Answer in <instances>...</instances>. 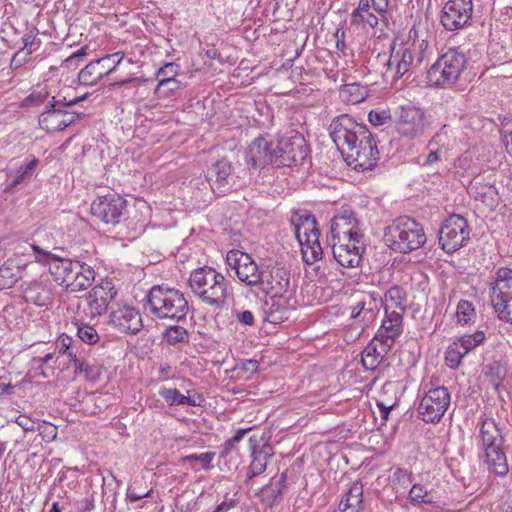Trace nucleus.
I'll return each instance as SVG.
<instances>
[{"mask_svg":"<svg viewBox=\"0 0 512 512\" xmlns=\"http://www.w3.org/2000/svg\"><path fill=\"white\" fill-rule=\"evenodd\" d=\"M329 133L348 165L362 171L376 165L379 152L366 125L358 123L348 114H342L332 120Z\"/></svg>","mask_w":512,"mask_h":512,"instance_id":"f257e3e1","label":"nucleus"},{"mask_svg":"<svg viewBox=\"0 0 512 512\" xmlns=\"http://www.w3.org/2000/svg\"><path fill=\"white\" fill-rule=\"evenodd\" d=\"M146 307L156 318L176 322L185 321L189 311L184 294L164 285H154L149 290L146 295Z\"/></svg>","mask_w":512,"mask_h":512,"instance_id":"f03ea898","label":"nucleus"},{"mask_svg":"<svg viewBox=\"0 0 512 512\" xmlns=\"http://www.w3.org/2000/svg\"><path fill=\"white\" fill-rule=\"evenodd\" d=\"M383 240L393 251L407 254L426 243L423 226L408 216L396 218L384 230Z\"/></svg>","mask_w":512,"mask_h":512,"instance_id":"7ed1b4c3","label":"nucleus"},{"mask_svg":"<svg viewBox=\"0 0 512 512\" xmlns=\"http://www.w3.org/2000/svg\"><path fill=\"white\" fill-rule=\"evenodd\" d=\"M228 284L223 274L208 266L194 270L189 278L192 291L205 304L215 309L224 307L228 296Z\"/></svg>","mask_w":512,"mask_h":512,"instance_id":"20e7f679","label":"nucleus"},{"mask_svg":"<svg viewBox=\"0 0 512 512\" xmlns=\"http://www.w3.org/2000/svg\"><path fill=\"white\" fill-rule=\"evenodd\" d=\"M468 57L460 48H450L430 67L427 79L430 85L452 87L467 68Z\"/></svg>","mask_w":512,"mask_h":512,"instance_id":"39448f33","label":"nucleus"},{"mask_svg":"<svg viewBox=\"0 0 512 512\" xmlns=\"http://www.w3.org/2000/svg\"><path fill=\"white\" fill-rule=\"evenodd\" d=\"M295 236L301 246L303 260L312 265L322 256L323 250L319 242L320 231L317 228L316 218L309 212H295L291 216Z\"/></svg>","mask_w":512,"mask_h":512,"instance_id":"423d86ee","label":"nucleus"},{"mask_svg":"<svg viewBox=\"0 0 512 512\" xmlns=\"http://www.w3.org/2000/svg\"><path fill=\"white\" fill-rule=\"evenodd\" d=\"M88 251L77 245L66 250V295L86 290L95 278L93 268L85 262Z\"/></svg>","mask_w":512,"mask_h":512,"instance_id":"0eeeda50","label":"nucleus"},{"mask_svg":"<svg viewBox=\"0 0 512 512\" xmlns=\"http://www.w3.org/2000/svg\"><path fill=\"white\" fill-rule=\"evenodd\" d=\"M275 151L277 153V157L274 158L275 166L294 167L304 164L310 148L300 132L289 130L279 138Z\"/></svg>","mask_w":512,"mask_h":512,"instance_id":"6e6552de","label":"nucleus"},{"mask_svg":"<svg viewBox=\"0 0 512 512\" xmlns=\"http://www.w3.org/2000/svg\"><path fill=\"white\" fill-rule=\"evenodd\" d=\"M431 118V115L426 114L420 107L403 105L398 111L396 130L404 137H420L430 129L432 124Z\"/></svg>","mask_w":512,"mask_h":512,"instance_id":"1a4fd4ad","label":"nucleus"},{"mask_svg":"<svg viewBox=\"0 0 512 512\" xmlns=\"http://www.w3.org/2000/svg\"><path fill=\"white\" fill-rule=\"evenodd\" d=\"M229 270L234 271L239 281L250 288H257L261 280L262 268L252 256L240 250H231L226 255Z\"/></svg>","mask_w":512,"mask_h":512,"instance_id":"9d476101","label":"nucleus"},{"mask_svg":"<svg viewBox=\"0 0 512 512\" xmlns=\"http://www.w3.org/2000/svg\"><path fill=\"white\" fill-rule=\"evenodd\" d=\"M451 396L446 387L440 386L429 389L418 405V413L426 423L439 422L446 413Z\"/></svg>","mask_w":512,"mask_h":512,"instance_id":"9b49d317","label":"nucleus"},{"mask_svg":"<svg viewBox=\"0 0 512 512\" xmlns=\"http://www.w3.org/2000/svg\"><path fill=\"white\" fill-rule=\"evenodd\" d=\"M469 233L466 219L453 214L444 221L439 231V243L444 251L453 253L469 240Z\"/></svg>","mask_w":512,"mask_h":512,"instance_id":"f8f14e48","label":"nucleus"},{"mask_svg":"<svg viewBox=\"0 0 512 512\" xmlns=\"http://www.w3.org/2000/svg\"><path fill=\"white\" fill-rule=\"evenodd\" d=\"M90 209L92 215L102 222L116 225L126 211V200L116 193H109L94 199Z\"/></svg>","mask_w":512,"mask_h":512,"instance_id":"ddd939ff","label":"nucleus"},{"mask_svg":"<svg viewBox=\"0 0 512 512\" xmlns=\"http://www.w3.org/2000/svg\"><path fill=\"white\" fill-rule=\"evenodd\" d=\"M332 242L337 241H355L363 239V234L359 230V221L356 214L350 208H341V210L331 219Z\"/></svg>","mask_w":512,"mask_h":512,"instance_id":"4468645a","label":"nucleus"},{"mask_svg":"<svg viewBox=\"0 0 512 512\" xmlns=\"http://www.w3.org/2000/svg\"><path fill=\"white\" fill-rule=\"evenodd\" d=\"M261 280L258 290L266 295L282 297L290 286V271L281 265L262 267Z\"/></svg>","mask_w":512,"mask_h":512,"instance_id":"2eb2a0df","label":"nucleus"},{"mask_svg":"<svg viewBox=\"0 0 512 512\" xmlns=\"http://www.w3.org/2000/svg\"><path fill=\"white\" fill-rule=\"evenodd\" d=\"M118 291L112 279H102L86 297L90 318L105 314L109 304L116 298Z\"/></svg>","mask_w":512,"mask_h":512,"instance_id":"dca6fc26","label":"nucleus"},{"mask_svg":"<svg viewBox=\"0 0 512 512\" xmlns=\"http://www.w3.org/2000/svg\"><path fill=\"white\" fill-rule=\"evenodd\" d=\"M473 13L472 0H449L441 11L440 21L448 31L463 28Z\"/></svg>","mask_w":512,"mask_h":512,"instance_id":"f3484780","label":"nucleus"},{"mask_svg":"<svg viewBox=\"0 0 512 512\" xmlns=\"http://www.w3.org/2000/svg\"><path fill=\"white\" fill-rule=\"evenodd\" d=\"M122 58L123 55H120V52H117L89 62L79 72V82L86 86L97 83L103 77L112 73L120 64Z\"/></svg>","mask_w":512,"mask_h":512,"instance_id":"a211bd4d","label":"nucleus"},{"mask_svg":"<svg viewBox=\"0 0 512 512\" xmlns=\"http://www.w3.org/2000/svg\"><path fill=\"white\" fill-rule=\"evenodd\" d=\"M351 300V318L356 320L363 327L371 324L375 320L379 310L375 294L357 291L352 294Z\"/></svg>","mask_w":512,"mask_h":512,"instance_id":"6ab92c4d","label":"nucleus"},{"mask_svg":"<svg viewBox=\"0 0 512 512\" xmlns=\"http://www.w3.org/2000/svg\"><path fill=\"white\" fill-rule=\"evenodd\" d=\"M414 51H416L414 44L410 46L408 43H402L392 46L390 56L385 63L386 73H391L393 78L404 76L414 62Z\"/></svg>","mask_w":512,"mask_h":512,"instance_id":"aec40b11","label":"nucleus"},{"mask_svg":"<svg viewBox=\"0 0 512 512\" xmlns=\"http://www.w3.org/2000/svg\"><path fill=\"white\" fill-rule=\"evenodd\" d=\"M275 146L264 137H257L245 152V161L253 169H262L268 164L275 165Z\"/></svg>","mask_w":512,"mask_h":512,"instance_id":"412c9836","label":"nucleus"},{"mask_svg":"<svg viewBox=\"0 0 512 512\" xmlns=\"http://www.w3.org/2000/svg\"><path fill=\"white\" fill-rule=\"evenodd\" d=\"M232 171V164L226 158L216 161L208 171L207 180L213 192L218 196L225 195L231 191L232 185L230 180L232 179Z\"/></svg>","mask_w":512,"mask_h":512,"instance_id":"4be33fe9","label":"nucleus"},{"mask_svg":"<svg viewBox=\"0 0 512 512\" xmlns=\"http://www.w3.org/2000/svg\"><path fill=\"white\" fill-rule=\"evenodd\" d=\"M109 323L120 332L133 335L143 328L141 314L138 310L129 306L111 312Z\"/></svg>","mask_w":512,"mask_h":512,"instance_id":"5701e85b","label":"nucleus"},{"mask_svg":"<svg viewBox=\"0 0 512 512\" xmlns=\"http://www.w3.org/2000/svg\"><path fill=\"white\" fill-rule=\"evenodd\" d=\"M363 250V239L359 240L358 244L356 243V240L350 242H332L333 256L335 260L343 267H357L361 262Z\"/></svg>","mask_w":512,"mask_h":512,"instance_id":"b1692460","label":"nucleus"},{"mask_svg":"<svg viewBox=\"0 0 512 512\" xmlns=\"http://www.w3.org/2000/svg\"><path fill=\"white\" fill-rule=\"evenodd\" d=\"M39 125L47 132L64 129V97H52V100L46 106V110L39 117Z\"/></svg>","mask_w":512,"mask_h":512,"instance_id":"393cba45","label":"nucleus"},{"mask_svg":"<svg viewBox=\"0 0 512 512\" xmlns=\"http://www.w3.org/2000/svg\"><path fill=\"white\" fill-rule=\"evenodd\" d=\"M66 355L69 357V361L66 363V370L73 372V380L83 379L90 382L99 380V367L89 364L83 357L73 354L70 351V344H66Z\"/></svg>","mask_w":512,"mask_h":512,"instance_id":"a878e982","label":"nucleus"},{"mask_svg":"<svg viewBox=\"0 0 512 512\" xmlns=\"http://www.w3.org/2000/svg\"><path fill=\"white\" fill-rule=\"evenodd\" d=\"M393 344L387 340L374 337L362 352L361 362L365 369L375 370L384 360L385 355L391 349Z\"/></svg>","mask_w":512,"mask_h":512,"instance_id":"bb28decb","label":"nucleus"},{"mask_svg":"<svg viewBox=\"0 0 512 512\" xmlns=\"http://www.w3.org/2000/svg\"><path fill=\"white\" fill-rule=\"evenodd\" d=\"M490 297H494L499 305H502L503 297L512 298V269L500 267L496 272V278L490 283Z\"/></svg>","mask_w":512,"mask_h":512,"instance_id":"cd10ccee","label":"nucleus"},{"mask_svg":"<svg viewBox=\"0 0 512 512\" xmlns=\"http://www.w3.org/2000/svg\"><path fill=\"white\" fill-rule=\"evenodd\" d=\"M386 318L382 321L375 337L387 340L388 343L394 344L396 337L402 332V315L400 312H389V305L385 306Z\"/></svg>","mask_w":512,"mask_h":512,"instance_id":"c85d7f7f","label":"nucleus"},{"mask_svg":"<svg viewBox=\"0 0 512 512\" xmlns=\"http://www.w3.org/2000/svg\"><path fill=\"white\" fill-rule=\"evenodd\" d=\"M249 442L252 457L249 473L251 476H258L266 470L268 460L273 456V448L269 444H264L257 450L256 445L258 444V439L256 437H250Z\"/></svg>","mask_w":512,"mask_h":512,"instance_id":"c756f323","label":"nucleus"},{"mask_svg":"<svg viewBox=\"0 0 512 512\" xmlns=\"http://www.w3.org/2000/svg\"><path fill=\"white\" fill-rule=\"evenodd\" d=\"M371 8L369 0H359L358 6L351 13V26L361 29L377 27L382 18L372 13Z\"/></svg>","mask_w":512,"mask_h":512,"instance_id":"7c9ffc66","label":"nucleus"},{"mask_svg":"<svg viewBox=\"0 0 512 512\" xmlns=\"http://www.w3.org/2000/svg\"><path fill=\"white\" fill-rule=\"evenodd\" d=\"M480 436L484 451L503 447L504 436L494 419L487 418L482 421Z\"/></svg>","mask_w":512,"mask_h":512,"instance_id":"2f4dec72","label":"nucleus"},{"mask_svg":"<svg viewBox=\"0 0 512 512\" xmlns=\"http://www.w3.org/2000/svg\"><path fill=\"white\" fill-rule=\"evenodd\" d=\"M340 512H364L363 485L355 481L342 496L339 503Z\"/></svg>","mask_w":512,"mask_h":512,"instance_id":"473e14b6","label":"nucleus"},{"mask_svg":"<svg viewBox=\"0 0 512 512\" xmlns=\"http://www.w3.org/2000/svg\"><path fill=\"white\" fill-rule=\"evenodd\" d=\"M30 247L39 254L36 256V260L48 265V270L53 277V280L59 285H62L64 283V267L62 265L63 259L49 252L42 251L36 245H31Z\"/></svg>","mask_w":512,"mask_h":512,"instance_id":"72a5a7b5","label":"nucleus"},{"mask_svg":"<svg viewBox=\"0 0 512 512\" xmlns=\"http://www.w3.org/2000/svg\"><path fill=\"white\" fill-rule=\"evenodd\" d=\"M24 267L17 260L8 259L0 267V290L11 288L22 279Z\"/></svg>","mask_w":512,"mask_h":512,"instance_id":"f704fd0d","label":"nucleus"},{"mask_svg":"<svg viewBox=\"0 0 512 512\" xmlns=\"http://www.w3.org/2000/svg\"><path fill=\"white\" fill-rule=\"evenodd\" d=\"M485 457L490 471L499 477L507 475L509 467L503 447L485 451Z\"/></svg>","mask_w":512,"mask_h":512,"instance_id":"c9c22d12","label":"nucleus"},{"mask_svg":"<svg viewBox=\"0 0 512 512\" xmlns=\"http://www.w3.org/2000/svg\"><path fill=\"white\" fill-rule=\"evenodd\" d=\"M178 72L179 65L174 62H169L162 66L156 74V78L158 79V85L156 87L155 92L161 94L162 89L166 86V84H173V87H175V77L178 75Z\"/></svg>","mask_w":512,"mask_h":512,"instance_id":"e433bc0d","label":"nucleus"},{"mask_svg":"<svg viewBox=\"0 0 512 512\" xmlns=\"http://www.w3.org/2000/svg\"><path fill=\"white\" fill-rule=\"evenodd\" d=\"M71 330H73L77 337L88 345H94L99 342L100 336L96 329L91 325L82 322H72Z\"/></svg>","mask_w":512,"mask_h":512,"instance_id":"4c0bfd02","label":"nucleus"},{"mask_svg":"<svg viewBox=\"0 0 512 512\" xmlns=\"http://www.w3.org/2000/svg\"><path fill=\"white\" fill-rule=\"evenodd\" d=\"M484 374L497 389L507 374L506 365L499 360H493L484 367Z\"/></svg>","mask_w":512,"mask_h":512,"instance_id":"58836bf2","label":"nucleus"},{"mask_svg":"<svg viewBox=\"0 0 512 512\" xmlns=\"http://www.w3.org/2000/svg\"><path fill=\"white\" fill-rule=\"evenodd\" d=\"M470 192L475 200H480L487 206L493 207L498 202L497 191L492 185H481L479 187L474 185L470 188Z\"/></svg>","mask_w":512,"mask_h":512,"instance_id":"ea45409f","label":"nucleus"},{"mask_svg":"<svg viewBox=\"0 0 512 512\" xmlns=\"http://www.w3.org/2000/svg\"><path fill=\"white\" fill-rule=\"evenodd\" d=\"M82 298L77 293L66 295V313L71 314L72 322L85 321L87 313L84 309H81Z\"/></svg>","mask_w":512,"mask_h":512,"instance_id":"a19ab883","label":"nucleus"},{"mask_svg":"<svg viewBox=\"0 0 512 512\" xmlns=\"http://www.w3.org/2000/svg\"><path fill=\"white\" fill-rule=\"evenodd\" d=\"M38 163L39 161L36 158H33L29 163L21 165L15 172L14 176L12 175V172L9 173V177H13V179L7 186L6 190H12L17 185L29 180L32 176V171L38 165Z\"/></svg>","mask_w":512,"mask_h":512,"instance_id":"79ce46f5","label":"nucleus"},{"mask_svg":"<svg viewBox=\"0 0 512 512\" xmlns=\"http://www.w3.org/2000/svg\"><path fill=\"white\" fill-rule=\"evenodd\" d=\"M162 338L169 345L188 343L189 334L186 328L181 325H170L162 333Z\"/></svg>","mask_w":512,"mask_h":512,"instance_id":"37998d69","label":"nucleus"},{"mask_svg":"<svg viewBox=\"0 0 512 512\" xmlns=\"http://www.w3.org/2000/svg\"><path fill=\"white\" fill-rule=\"evenodd\" d=\"M486 336L484 331L477 330L473 334H466L456 340V344L461 348L463 353L468 354L470 351L475 349L477 346L481 345Z\"/></svg>","mask_w":512,"mask_h":512,"instance_id":"c03bdc74","label":"nucleus"},{"mask_svg":"<svg viewBox=\"0 0 512 512\" xmlns=\"http://www.w3.org/2000/svg\"><path fill=\"white\" fill-rule=\"evenodd\" d=\"M215 457L214 452H205L202 454H189L181 458L182 462H189L191 468L195 471L203 469L208 470L211 468V462Z\"/></svg>","mask_w":512,"mask_h":512,"instance_id":"a18cd8bd","label":"nucleus"},{"mask_svg":"<svg viewBox=\"0 0 512 512\" xmlns=\"http://www.w3.org/2000/svg\"><path fill=\"white\" fill-rule=\"evenodd\" d=\"M454 141L452 129L448 125H443L440 130L429 141L428 147H437L439 149H449Z\"/></svg>","mask_w":512,"mask_h":512,"instance_id":"49530a36","label":"nucleus"},{"mask_svg":"<svg viewBox=\"0 0 512 512\" xmlns=\"http://www.w3.org/2000/svg\"><path fill=\"white\" fill-rule=\"evenodd\" d=\"M88 93H84L81 96H71L69 91H66V127L76 122L85 116L83 112H75L70 109L75 106L78 102L83 101L87 98Z\"/></svg>","mask_w":512,"mask_h":512,"instance_id":"de8ad7c7","label":"nucleus"},{"mask_svg":"<svg viewBox=\"0 0 512 512\" xmlns=\"http://www.w3.org/2000/svg\"><path fill=\"white\" fill-rule=\"evenodd\" d=\"M385 302L389 307L399 308L400 310L405 309L406 292L400 286H392L385 293Z\"/></svg>","mask_w":512,"mask_h":512,"instance_id":"09e8293b","label":"nucleus"},{"mask_svg":"<svg viewBox=\"0 0 512 512\" xmlns=\"http://www.w3.org/2000/svg\"><path fill=\"white\" fill-rule=\"evenodd\" d=\"M493 309L498 318L502 321L512 324V298L505 299L503 297L502 305H499L494 297H490Z\"/></svg>","mask_w":512,"mask_h":512,"instance_id":"8fccbe9b","label":"nucleus"},{"mask_svg":"<svg viewBox=\"0 0 512 512\" xmlns=\"http://www.w3.org/2000/svg\"><path fill=\"white\" fill-rule=\"evenodd\" d=\"M284 488H286V475L282 474L278 481L271 483L263 489V495L271 500L272 503H275L282 498Z\"/></svg>","mask_w":512,"mask_h":512,"instance_id":"3c124183","label":"nucleus"},{"mask_svg":"<svg viewBox=\"0 0 512 512\" xmlns=\"http://www.w3.org/2000/svg\"><path fill=\"white\" fill-rule=\"evenodd\" d=\"M277 297L271 296V303L266 302V306H268V309L266 310L267 319L271 323H277L278 321H282L285 314H286V308L275 301Z\"/></svg>","mask_w":512,"mask_h":512,"instance_id":"603ef678","label":"nucleus"},{"mask_svg":"<svg viewBox=\"0 0 512 512\" xmlns=\"http://www.w3.org/2000/svg\"><path fill=\"white\" fill-rule=\"evenodd\" d=\"M53 359H54L53 354L49 353V354H46L43 358H34L32 360V364L35 369L41 370L40 374L44 378H49V377L53 376V374H54V368L50 364V362L53 361Z\"/></svg>","mask_w":512,"mask_h":512,"instance_id":"864d4df0","label":"nucleus"},{"mask_svg":"<svg viewBox=\"0 0 512 512\" xmlns=\"http://www.w3.org/2000/svg\"><path fill=\"white\" fill-rule=\"evenodd\" d=\"M466 354L463 353V351L461 350V348H459V346L456 344V342L454 341L452 343V345H450L445 353V360H446V363L447 365L450 367V368H457L460 363H461V360L462 358L465 356Z\"/></svg>","mask_w":512,"mask_h":512,"instance_id":"5fc2aeb1","label":"nucleus"},{"mask_svg":"<svg viewBox=\"0 0 512 512\" xmlns=\"http://www.w3.org/2000/svg\"><path fill=\"white\" fill-rule=\"evenodd\" d=\"M251 429V427L238 429L233 437L225 441L222 446L220 456L226 457L236 447L237 443L243 439L244 435Z\"/></svg>","mask_w":512,"mask_h":512,"instance_id":"6e6d98bb","label":"nucleus"},{"mask_svg":"<svg viewBox=\"0 0 512 512\" xmlns=\"http://www.w3.org/2000/svg\"><path fill=\"white\" fill-rule=\"evenodd\" d=\"M87 57V46H83L77 51L71 52L66 56V68L76 70L78 66L85 62Z\"/></svg>","mask_w":512,"mask_h":512,"instance_id":"4d7b16f0","label":"nucleus"},{"mask_svg":"<svg viewBox=\"0 0 512 512\" xmlns=\"http://www.w3.org/2000/svg\"><path fill=\"white\" fill-rule=\"evenodd\" d=\"M474 315H475V309L470 302L461 300L458 303L457 317H458L459 322L466 324L471 321V319Z\"/></svg>","mask_w":512,"mask_h":512,"instance_id":"13d9d810","label":"nucleus"},{"mask_svg":"<svg viewBox=\"0 0 512 512\" xmlns=\"http://www.w3.org/2000/svg\"><path fill=\"white\" fill-rule=\"evenodd\" d=\"M409 497L412 501L417 503L430 504L433 502L432 496L428 493L422 485H414L409 492Z\"/></svg>","mask_w":512,"mask_h":512,"instance_id":"bf43d9fd","label":"nucleus"},{"mask_svg":"<svg viewBox=\"0 0 512 512\" xmlns=\"http://www.w3.org/2000/svg\"><path fill=\"white\" fill-rule=\"evenodd\" d=\"M343 91L349 93V101L352 103L362 102L366 97V90L359 84L353 83L345 85Z\"/></svg>","mask_w":512,"mask_h":512,"instance_id":"052dcab7","label":"nucleus"},{"mask_svg":"<svg viewBox=\"0 0 512 512\" xmlns=\"http://www.w3.org/2000/svg\"><path fill=\"white\" fill-rule=\"evenodd\" d=\"M48 97V92L44 91V89L40 91H33L30 95H28L22 102V107L29 108L33 106H38L42 104L45 99Z\"/></svg>","mask_w":512,"mask_h":512,"instance_id":"680f3d73","label":"nucleus"},{"mask_svg":"<svg viewBox=\"0 0 512 512\" xmlns=\"http://www.w3.org/2000/svg\"><path fill=\"white\" fill-rule=\"evenodd\" d=\"M159 395L171 406L180 405L182 394L174 388H162Z\"/></svg>","mask_w":512,"mask_h":512,"instance_id":"e2e57ef3","label":"nucleus"},{"mask_svg":"<svg viewBox=\"0 0 512 512\" xmlns=\"http://www.w3.org/2000/svg\"><path fill=\"white\" fill-rule=\"evenodd\" d=\"M152 493H153L152 488H150L147 491H141V490L137 489L136 483H134L128 487L126 495H127V499H129L132 502H136L143 498L150 497Z\"/></svg>","mask_w":512,"mask_h":512,"instance_id":"0e129e2a","label":"nucleus"},{"mask_svg":"<svg viewBox=\"0 0 512 512\" xmlns=\"http://www.w3.org/2000/svg\"><path fill=\"white\" fill-rule=\"evenodd\" d=\"M30 55L31 53L29 51L20 48L11 59V69H18L22 67L27 62Z\"/></svg>","mask_w":512,"mask_h":512,"instance_id":"69168bd1","label":"nucleus"},{"mask_svg":"<svg viewBox=\"0 0 512 512\" xmlns=\"http://www.w3.org/2000/svg\"><path fill=\"white\" fill-rule=\"evenodd\" d=\"M390 115L385 112L370 111L368 114V120L373 126H381L388 122Z\"/></svg>","mask_w":512,"mask_h":512,"instance_id":"338daca9","label":"nucleus"},{"mask_svg":"<svg viewBox=\"0 0 512 512\" xmlns=\"http://www.w3.org/2000/svg\"><path fill=\"white\" fill-rule=\"evenodd\" d=\"M77 512H90L94 508V499L92 495H87L81 500H74Z\"/></svg>","mask_w":512,"mask_h":512,"instance_id":"774afa93","label":"nucleus"}]
</instances>
